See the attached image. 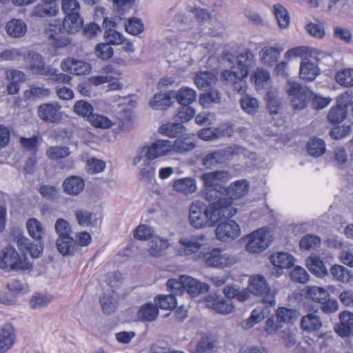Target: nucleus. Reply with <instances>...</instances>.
I'll return each instance as SVG.
<instances>
[{"label":"nucleus","instance_id":"2","mask_svg":"<svg viewBox=\"0 0 353 353\" xmlns=\"http://www.w3.org/2000/svg\"><path fill=\"white\" fill-rule=\"evenodd\" d=\"M208 245L209 239L204 234L183 236L179 239L176 252L179 256H188L194 261L202 260Z\"/></svg>","mask_w":353,"mask_h":353},{"label":"nucleus","instance_id":"60","mask_svg":"<svg viewBox=\"0 0 353 353\" xmlns=\"http://www.w3.org/2000/svg\"><path fill=\"white\" fill-rule=\"evenodd\" d=\"M61 9L65 16L81 15V5L77 0H62Z\"/></svg>","mask_w":353,"mask_h":353},{"label":"nucleus","instance_id":"34","mask_svg":"<svg viewBox=\"0 0 353 353\" xmlns=\"http://www.w3.org/2000/svg\"><path fill=\"white\" fill-rule=\"evenodd\" d=\"M306 265L313 274L323 277L327 274V270L319 256L312 255L306 260Z\"/></svg>","mask_w":353,"mask_h":353},{"label":"nucleus","instance_id":"38","mask_svg":"<svg viewBox=\"0 0 353 353\" xmlns=\"http://www.w3.org/2000/svg\"><path fill=\"white\" fill-rule=\"evenodd\" d=\"M50 90L43 86L31 85L23 92V98L26 101L37 100L48 97Z\"/></svg>","mask_w":353,"mask_h":353},{"label":"nucleus","instance_id":"41","mask_svg":"<svg viewBox=\"0 0 353 353\" xmlns=\"http://www.w3.org/2000/svg\"><path fill=\"white\" fill-rule=\"evenodd\" d=\"M172 103V97L167 92L155 94L150 101V106L156 110H163L170 107Z\"/></svg>","mask_w":353,"mask_h":353},{"label":"nucleus","instance_id":"52","mask_svg":"<svg viewBox=\"0 0 353 353\" xmlns=\"http://www.w3.org/2000/svg\"><path fill=\"white\" fill-rule=\"evenodd\" d=\"M88 121L95 128L108 129L113 125V122L108 117L97 113L90 115Z\"/></svg>","mask_w":353,"mask_h":353},{"label":"nucleus","instance_id":"45","mask_svg":"<svg viewBox=\"0 0 353 353\" xmlns=\"http://www.w3.org/2000/svg\"><path fill=\"white\" fill-rule=\"evenodd\" d=\"M330 273L337 281L341 283H348L353 277L352 274L348 269L337 264L332 266Z\"/></svg>","mask_w":353,"mask_h":353},{"label":"nucleus","instance_id":"11","mask_svg":"<svg viewBox=\"0 0 353 353\" xmlns=\"http://www.w3.org/2000/svg\"><path fill=\"white\" fill-rule=\"evenodd\" d=\"M207 205L202 201L194 200L189 207L188 221L194 229L209 227Z\"/></svg>","mask_w":353,"mask_h":353},{"label":"nucleus","instance_id":"36","mask_svg":"<svg viewBox=\"0 0 353 353\" xmlns=\"http://www.w3.org/2000/svg\"><path fill=\"white\" fill-rule=\"evenodd\" d=\"M56 245L58 251L63 256L73 255L78 250L72 236L68 237V239L57 238Z\"/></svg>","mask_w":353,"mask_h":353},{"label":"nucleus","instance_id":"32","mask_svg":"<svg viewBox=\"0 0 353 353\" xmlns=\"http://www.w3.org/2000/svg\"><path fill=\"white\" fill-rule=\"evenodd\" d=\"M28 234L34 239L41 241L45 235L46 229L42 223L35 218H30L26 221Z\"/></svg>","mask_w":353,"mask_h":353},{"label":"nucleus","instance_id":"64","mask_svg":"<svg viewBox=\"0 0 353 353\" xmlns=\"http://www.w3.org/2000/svg\"><path fill=\"white\" fill-rule=\"evenodd\" d=\"M46 154L50 159L57 160L68 157L70 154V151L69 148L66 146H55L48 149Z\"/></svg>","mask_w":353,"mask_h":353},{"label":"nucleus","instance_id":"24","mask_svg":"<svg viewBox=\"0 0 353 353\" xmlns=\"http://www.w3.org/2000/svg\"><path fill=\"white\" fill-rule=\"evenodd\" d=\"M26 61L30 70L41 75L49 73L50 66L46 65L41 55L32 52L26 57Z\"/></svg>","mask_w":353,"mask_h":353},{"label":"nucleus","instance_id":"33","mask_svg":"<svg viewBox=\"0 0 353 353\" xmlns=\"http://www.w3.org/2000/svg\"><path fill=\"white\" fill-rule=\"evenodd\" d=\"M58 12L59 8H55L52 5L41 1L33 8L30 16L35 18H43L56 16Z\"/></svg>","mask_w":353,"mask_h":353},{"label":"nucleus","instance_id":"17","mask_svg":"<svg viewBox=\"0 0 353 353\" xmlns=\"http://www.w3.org/2000/svg\"><path fill=\"white\" fill-rule=\"evenodd\" d=\"M60 67L63 72L74 75L87 74L91 70L90 63L71 57L63 59Z\"/></svg>","mask_w":353,"mask_h":353},{"label":"nucleus","instance_id":"63","mask_svg":"<svg viewBox=\"0 0 353 353\" xmlns=\"http://www.w3.org/2000/svg\"><path fill=\"white\" fill-rule=\"evenodd\" d=\"M51 302V298L42 294H35L30 300V305L34 310L42 309Z\"/></svg>","mask_w":353,"mask_h":353},{"label":"nucleus","instance_id":"31","mask_svg":"<svg viewBox=\"0 0 353 353\" xmlns=\"http://www.w3.org/2000/svg\"><path fill=\"white\" fill-rule=\"evenodd\" d=\"M265 95L268 108L271 114H277L281 106V100L279 98V92L277 88L269 86Z\"/></svg>","mask_w":353,"mask_h":353},{"label":"nucleus","instance_id":"43","mask_svg":"<svg viewBox=\"0 0 353 353\" xmlns=\"http://www.w3.org/2000/svg\"><path fill=\"white\" fill-rule=\"evenodd\" d=\"M25 23L20 19H12L6 24V31L12 37H21L26 32Z\"/></svg>","mask_w":353,"mask_h":353},{"label":"nucleus","instance_id":"39","mask_svg":"<svg viewBox=\"0 0 353 353\" xmlns=\"http://www.w3.org/2000/svg\"><path fill=\"white\" fill-rule=\"evenodd\" d=\"M273 12L279 26L282 29L287 28L290 22V17L287 9L280 5L273 6Z\"/></svg>","mask_w":353,"mask_h":353},{"label":"nucleus","instance_id":"50","mask_svg":"<svg viewBox=\"0 0 353 353\" xmlns=\"http://www.w3.org/2000/svg\"><path fill=\"white\" fill-rule=\"evenodd\" d=\"M241 106L245 112L249 114H254L258 112L259 103L258 100L251 95H243L240 101Z\"/></svg>","mask_w":353,"mask_h":353},{"label":"nucleus","instance_id":"59","mask_svg":"<svg viewBox=\"0 0 353 353\" xmlns=\"http://www.w3.org/2000/svg\"><path fill=\"white\" fill-rule=\"evenodd\" d=\"M92 111V105L84 100L77 101L73 106V112L83 118L90 119V115L93 114Z\"/></svg>","mask_w":353,"mask_h":353},{"label":"nucleus","instance_id":"4","mask_svg":"<svg viewBox=\"0 0 353 353\" xmlns=\"http://www.w3.org/2000/svg\"><path fill=\"white\" fill-rule=\"evenodd\" d=\"M172 155L171 141L158 139L150 144H145L137 148L133 158V165L139 164L144 159L152 160Z\"/></svg>","mask_w":353,"mask_h":353},{"label":"nucleus","instance_id":"9","mask_svg":"<svg viewBox=\"0 0 353 353\" xmlns=\"http://www.w3.org/2000/svg\"><path fill=\"white\" fill-rule=\"evenodd\" d=\"M32 268V263L21 256L12 246H7L0 251V268L6 271H25Z\"/></svg>","mask_w":353,"mask_h":353},{"label":"nucleus","instance_id":"56","mask_svg":"<svg viewBox=\"0 0 353 353\" xmlns=\"http://www.w3.org/2000/svg\"><path fill=\"white\" fill-rule=\"evenodd\" d=\"M125 31L133 36H137L144 30V25L141 19L132 17L128 19L125 24Z\"/></svg>","mask_w":353,"mask_h":353},{"label":"nucleus","instance_id":"28","mask_svg":"<svg viewBox=\"0 0 353 353\" xmlns=\"http://www.w3.org/2000/svg\"><path fill=\"white\" fill-rule=\"evenodd\" d=\"M339 317L340 323L335 327V331L341 336H347L353 332V313L345 311Z\"/></svg>","mask_w":353,"mask_h":353},{"label":"nucleus","instance_id":"27","mask_svg":"<svg viewBox=\"0 0 353 353\" xmlns=\"http://www.w3.org/2000/svg\"><path fill=\"white\" fill-rule=\"evenodd\" d=\"M251 81L257 90H261L270 85L271 76L266 69L258 68L252 73Z\"/></svg>","mask_w":353,"mask_h":353},{"label":"nucleus","instance_id":"35","mask_svg":"<svg viewBox=\"0 0 353 353\" xmlns=\"http://www.w3.org/2000/svg\"><path fill=\"white\" fill-rule=\"evenodd\" d=\"M79 225L82 227L94 226L97 224V214L86 210H77L74 212Z\"/></svg>","mask_w":353,"mask_h":353},{"label":"nucleus","instance_id":"55","mask_svg":"<svg viewBox=\"0 0 353 353\" xmlns=\"http://www.w3.org/2000/svg\"><path fill=\"white\" fill-rule=\"evenodd\" d=\"M54 230L58 238L68 239L72 236V228L68 221L64 219H58L54 224Z\"/></svg>","mask_w":353,"mask_h":353},{"label":"nucleus","instance_id":"18","mask_svg":"<svg viewBox=\"0 0 353 353\" xmlns=\"http://www.w3.org/2000/svg\"><path fill=\"white\" fill-rule=\"evenodd\" d=\"M270 261L277 269L278 274H281L283 269H288L294 265L295 259L288 252H277L270 256Z\"/></svg>","mask_w":353,"mask_h":353},{"label":"nucleus","instance_id":"19","mask_svg":"<svg viewBox=\"0 0 353 353\" xmlns=\"http://www.w3.org/2000/svg\"><path fill=\"white\" fill-rule=\"evenodd\" d=\"M172 187L176 192L188 196L197 191V181L194 177H183L173 181Z\"/></svg>","mask_w":353,"mask_h":353},{"label":"nucleus","instance_id":"48","mask_svg":"<svg viewBox=\"0 0 353 353\" xmlns=\"http://www.w3.org/2000/svg\"><path fill=\"white\" fill-rule=\"evenodd\" d=\"M338 84L345 88L353 86V68H345L339 70L335 74Z\"/></svg>","mask_w":353,"mask_h":353},{"label":"nucleus","instance_id":"57","mask_svg":"<svg viewBox=\"0 0 353 353\" xmlns=\"http://www.w3.org/2000/svg\"><path fill=\"white\" fill-rule=\"evenodd\" d=\"M321 243V240L318 236L307 234L301 239L299 246L303 250H312L319 247Z\"/></svg>","mask_w":353,"mask_h":353},{"label":"nucleus","instance_id":"62","mask_svg":"<svg viewBox=\"0 0 353 353\" xmlns=\"http://www.w3.org/2000/svg\"><path fill=\"white\" fill-rule=\"evenodd\" d=\"M195 114V110L189 105H182L175 116L176 121L183 123L189 121Z\"/></svg>","mask_w":353,"mask_h":353},{"label":"nucleus","instance_id":"30","mask_svg":"<svg viewBox=\"0 0 353 353\" xmlns=\"http://www.w3.org/2000/svg\"><path fill=\"white\" fill-rule=\"evenodd\" d=\"M217 81L218 77L214 72L200 71L194 77V83L200 89L211 87L216 84Z\"/></svg>","mask_w":353,"mask_h":353},{"label":"nucleus","instance_id":"22","mask_svg":"<svg viewBox=\"0 0 353 353\" xmlns=\"http://www.w3.org/2000/svg\"><path fill=\"white\" fill-rule=\"evenodd\" d=\"M320 74L319 68L315 61L304 58L300 64L299 76L306 81H312Z\"/></svg>","mask_w":353,"mask_h":353},{"label":"nucleus","instance_id":"21","mask_svg":"<svg viewBox=\"0 0 353 353\" xmlns=\"http://www.w3.org/2000/svg\"><path fill=\"white\" fill-rule=\"evenodd\" d=\"M322 326V321L316 314V310L303 316L300 321V327L306 333L319 331Z\"/></svg>","mask_w":353,"mask_h":353},{"label":"nucleus","instance_id":"47","mask_svg":"<svg viewBox=\"0 0 353 353\" xmlns=\"http://www.w3.org/2000/svg\"><path fill=\"white\" fill-rule=\"evenodd\" d=\"M176 295V294L171 292L169 295L157 296L154 299L155 304L163 310H172L177 305V299L175 297ZM177 295L179 296V294Z\"/></svg>","mask_w":353,"mask_h":353},{"label":"nucleus","instance_id":"51","mask_svg":"<svg viewBox=\"0 0 353 353\" xmlns=\"http://www.w3.org/2000/svg\"><path fill=\"white\" fill-rule=\"evenodd\" d=\"M307 150L310 156L319 157L325 152V143L321 139L313 138L308 142Z\"/></svg>","mask_w":353,"mask_h":353},{"label":"nucleus","instance_id":"54","mask_svg":"<svg viewBox=\"0 0 353 353\" xmlns=\"http://www.w3.org/2000/svg\"><path fill=\"white\" fill-rule=\"evenodd\" d=\"M223 154L225 161H228L234 157L243 156L245 157H249L251 153L243 147L238 145H232L224 149H222Z\"/></svg>","mask_w":353,"mask_h":353},{"label":"nucleus","instance_id":"53","mask_svg":"<svg viewBox=\"0 0 353 353\" xmlns=\"http://www.w3.org/2000/svg\"><path fill=\"white\" fill-rule=\"evenodd\" d=\"M223 150H219L206 154L203 158V165L206 168H211L219 163L225 162Z\"/></svg>","mask_w":353,"mask_h":353},{"label":"nucleus","instance_id":"6","mask_svg":"<svg viewBox=\"0 0 353 353\" xmlns=\"http://www.w3.org/2000/svg\"><path fill=\"white\" fill-rule=\"evenodd\" d=\"M246 242L245 250L250 254L265 251L272 243L274 234L268 227H261L243 237Z\"/></svg>","mask_w":353,"mask_h":353},{"label":"nucleus","instance_id":"7","mask_svg":"<svg viewBox=\"0 0 353 353\" xmlns=\"http://www.w3.org/2000/svg\"><path fill=\"white\" fill-rule=\"evenodd\" d=\"M248 288L253 296L261 297V302L267 306H275L276 290L272 288L265 278L261 274H253L250 276Z\"/></svg>","mask_w":353,"mask_h":353},{"label":"nucleus","instance_id":"37","mask_svg":"<svg viewBox=\"0 0 353 353\" xmlns=\"http://www.w3.org/2000/svg\"><path fill=\"white\" fill-rule=\"evenodd\" d=\"M159 315L158 308L152 303H145L137 312V318L141 321H153Z\"/></svg>","mask_w":353,"mask_h":353},{"label":"nucleus","instance_id":"10","mask_svg":"<svg viewBox=\"0 0 353 353\" xmlns=\"http://www.w3.org/2000/svg\"><path fill=\"white\" fill-rule=\"evenodd\" d=\"M285 92L293 109L297 110L305 108L313 96V92L309 88L296 81H288Z\"/></svg>","mask_w":353,"mask_h":353},{"label":"nucleus","instance_id":"25","mask_svg":"<svg viewBox=\"0 0 353 353\" xmlns=\"http://www.w3.org/2000/svg\"><path fill=\"white\" fill-rule=\"evenodd\" d=\"M169 240L159 236L152 238L150 242L148 253L152 257H159L166 253L167 249L170 247Z\"/></svg>","mask_w":353,"mask_h":353},{"label":"nucleus","instance_id":"20","mask_svg":"<svg viewBox=\"0 0 353 353\" xmlns=\"http://www.w3.org/2000/svg\"><path fill=\"white\" fill-rule=\"evenodd\" d=\"M15 331L9 324L0 325V353L10 350L15 342Z\"/></svg>","mask_w":353,"mask_h":353},{"label":"nucleus","instance_id":"16","mask_svg":"<svg viewBox=\"0 0 353 353\" xmlns=\"http://www.w3.org/2000/svg\"><path fill=\"white\" fill-rule=\"evenodd\" d=\"M196 137L194 134H188L176 138L171 141L172 155L185 154L196 147Z\"/></svg>","mask_w":353,"mask_h":353},{"label":"nucleus","instance_id":"40","mask_svg":"<svg viewBox=\"0 0 353 353\" xmlns=\"http://www.w3.org/2000/svg\"><path fill=\"white\" fill-rule=\"evenodd\" d=\"M221 94L216 89H210L199 96V103L203 108H208L212 103H219L221 101Z\"/></svg>","mask_w":353,"mask_h":353},{"label":"nucleus","instance_id":"12","mask_svg":"<svg viewBox=\"0 0 353 353\" xmlns=\"http://www.w3.org/2000/svg\"><path fill=\"white\" fill-rule=\"evenodd\" d=\"M61 108V105L57 101L43 103L38 106L37 113L39 118L46 123H58L63 118Z\"/></svg>","mask_w":353,"mask_h":353},{"label":"nucleus","instance_id":"15","mask_svg":"<svg viewBox=\"0 0 353 353\" xmlns=\"http://www.w3.org/2000/svg\"><path fill=\"white\" fill-rule=\"evenodd\" d=\"M206 306L221 314H228L234 311V305L231 300H225L221 295L211 294L205 297Z\"/></svg>","mask_w":353,"mask_h":353},{"label":"nucleus","instance_id":"3","mask_svg":"<svg viewBox=\"0 0 353 353\" xmlns=\"http://www.w3.org/2000/svg\"><path fill=\"white\" fill-rule=\"evenodd\" d=\"M231 175L227 171H215L205 173L201 179L205 188L203 197L207 201H212L219 198L218 194H224L225 185L230 179Z\"/></svg>","mask_w":353,"mask_h":353},{"label":"nucleus","instance_id":"61","mask_svg":"<svg viewBox=\"0 0 353 353\" xmlns=\"http://www.w3.org/2000/svg\"><path fill=\"white\" fill-rule=\"evenodd\" d=\"M152 159L144 158L141 161L143 163L139 169V174L142 179L150 181L155 174V168L151 163Z\"/></svg>","mask_w":353,"mask_h":353},{"label":"nucleus","instance_id":"49","mask_svg":"<svg viewBox=\"0 0 353 353\" xmlns=\"http://www.w3.org/2000/svg\"><path fill=\"white\" fill-rule=\"evenodd\" d=\"M184 130V126L176 121L175 123H167L163 124L159 129L161 134L168 136L170 137H176L179 134L182 133Z\"/></svg>","mask_w":353,"mask_h":353},{"label":"nucleus","instance_id":"13","mask_svg":"<svg viewBox=\"0 0 353 353\" xmlns=\"http://www.w3.org/2000/svg\"><path fill=\"white\" fill-rule=\"evenodd\" d=\"M202 260L208 266L216 268H229L236 263V259L234 256L222 252L219 248L212 249L210 252H205V257Z\"/></svg>","mask_w":353,"mask_h":353},{"label":"nucleus","instance_id":"14","mask_svg":"<svg viewBox=\"0 0 353 353\" xmlns=\"http://www.w3.org/2000/svg\"><path fill=\"white\" fill-rule=\"evenodd\" d=\"M215 234L218 240L228 243L238 239L241 234V230L238 223L229 218L217 225Z\"/></svg>","mask_w":353,"mask_h":353},{"label":"nucleus","instance_id":"26","mask_svg":"<svg viewBox=\"0 0 353 353\" xmlns=\"http://www.w3.org/2000/svg\"><path fill=\"white\" fill-rule=\"evenodd\" d=\"M281 51L282 48L270 46H265L259 52V60L263 65L272 66L278 61Z\"/></svg>","mask_w":353,"mask_h":353},{"label":"nucleus","instance_id":"23","mask_svg":"<svg viewBox=\"0 0 353 353\" xmlns=\"http://www.w3.org/2000/svg\"><path fill=\"white\" fill-rule=\"evenodd\" d=\"M249 191V184L246 180H238L230 184L226 188L225 194L228 196L226 198L232 202V200H236L245 196Z\"/></svg>","mask_w":353,"mask_h":353},{"label":"nucleus","instance_id":"58","mask_svg":"<svg viewBox=\"0 0 353 353\" xmlns=\"http://www.w3.org/2000/svg\"><path fill=\"white\" fill-rule=\"evenodd\" d=\"M307 296L312 301L320 303L329 297V292L324 288L317 286H310L307 289Z\"/></svg>","mask_w":353,"mask_h":353},{"label":"nucleus","instance_id":"29","mask_svg":"<svg viewBox=\"0 0 353 353\" xmlns=\"http://www.w3.org/2000/svg\"><path fill=\"white\" fill-rule=\"evenodd\" d=\"M85 183L83 179L77 176H72L67 178L63 183L64 192L72 196H76L80 194L83 190Z\"/></svg>","mask_w":353,"mask_h":353},{"label":"nucleus","instance_id":"5","mask_svg":"<svg viewBox=\"0 0 353 353\" xmlns=\"http://www.w3.org/2000/svg\"><path fill=\"white\" fill-rule=\"evenodd\" d=\"M167 288L170 292L182 296L185 292L190 297H195L208 290V285L191 276L182 275L179 280L171 279L167 281Z\"/></svg>","mask_w":353,"mask_h":353},{"label":"nucleus","instance_id":"1","mask_svg":"<svg viewBox=\"0 0 353 353\" xmlns=\"http://www.w3.org/2000/svg\"><path fill=\"white\" fill-rule=\"evenodd\" d=\"M256 64V59L253 52L245 50L237 57V65L232 70H226L221 74V78L232 85L234 90L243 94L247 89L245 78L250 70Z\"/></svg>","mask_w":353,"mask_h":353},{"label":"nucleus","instance_id":"44","mask_svg":"<svg viewBox=\"0 0 353 353\" xmlns=\"http://www.w3.org/2000/svg\"><path fill=\"white\" fill-rule=\"evenodd\" d=\"M83 20L81 15L65 16L63 21V27L68 33H75L82 27Z\"/></svg>","mask_w":353,"mask_h":353},{"label":"nucleus","instance_id":"42","mask_svg":"<svg viewBox=\"0 0 353 353\" xmlns=\"http://www.w3.org/2000/svg\"><path fill=\"white\" fill-rule=\"evenodd\" d=\"M196 92L194 89L183 87L177 92L176 99L181 105H189L196 100Z\"/></svg>","mask_w":353,"mask_h":353},{"label":"nucleus","instance_id":"8","mask_svg":"<svg viewBox=\"0 0 353 353\" xmlns=\"http://www.w3.org/2000/svg\"><path fill=\"white\" fill-rule=\"evenodd\" d=\"M216 199L217 201H208L210 203L207 205L209 228L214 227L223 219H229L237 212V209L234 207L233 202L231 201L221 197Z\"/></svg>","mask_w":353,"mask_h":353},{"label":"nucleus","instance_id":"46","mask_svg":"<svg viewBox=\"0 0 353 353\" xmlns=\"http://www.w3.org/2000/svg\"><path fill=\"white\" fill-rule=\"evenodd\" d=\"M277 321L283 323H290L297 318V311L285 307H279L276 311Z\"/></svg>","mask_w":353,"mask_h":353}]
</instances>
